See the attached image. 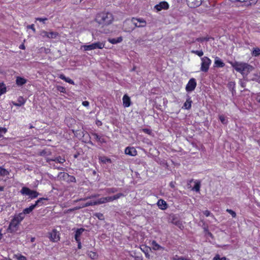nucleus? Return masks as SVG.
<instances>
[{"instance_id": "obj_1", "label": "nucleus", "mask_w": 260, "mask_h": 260, "mask_svg": "<svg viewBox=\"0 0 260 260\" xmlns=\"http://www.w3.org/2000/svg\"><path fill=\"white\" fill-rule=\"evenodd\" d=\"M146 25V21L143 18L133 17L131 22L125 20L123 23V30L126 32L133 31L135 27H143Z\"/></svg>"}, {"instance_id": "obj_2", "label": "nucleus", "mask_w": 260, "mask_h": 260, "mask_svg": "<svg viewBox=\"0 0 260 260\" xmlns=\"http://www.w3.org/2000/svg\"><path fill=\"white\" fill-rule=\"evenodd\" d=\"M114 20L112 13L108 12H102L98 13L95 18V21L102 26L108 25L111 24Z\"/></svg>"}, {"instance_id": "obj_3", "label": "nucleus", "mask_w": 260, "mask_h": 260, "mask_svg": "<svg viewBox=\"0 0 260 260\" xmlns=\"http://www.w3.org/2000/svg\"><path fill=\"white\" fill-rule=\"evenodd\" d=\"M232 66L236 71L240 73L244 78L254 69L252 66L245 62L236 61L232 63Z\"/></svg>"}, {"instance_id": "obj_4", "label": "nucleus", "mask_w": 260, "mask_h": 260, "mask_svg": "<svg viewBox=\"0 0 260 260\" xmlns=\"http://www.w3.org/2000/svg\"><path fill=\"white\" fill-rule=\"evenodd\" d=\"M20 193L23 195L29 196V198L33 199L37 198L39 193L36 190H31L27 187H23L20 190Z\"/></svg>"}, {"instance_id": "obj_5", "label": "nucleus", "mask_w": 260, "mask_h": 260, "mask_svg": "<svg viewBox=\"0 0 260 260\" xmlns=\"http://www.w3.org/2000/svg\"><path fill=\"white\" fill-rule=\"evenodd\" d=\"M105 46V44L103 43L98 42L92 43L90 45L83 46L84 50L85 51L94 50L95 49H103Z\"/></svg>"}, {"instance_id": "obj_6", "label": "nucleus", "mask_w": 260, "mask_h": 260, "mask_svg": "<svg viewBox=\"0 0 260 260\" xmlns=\"http://www.w3.org/2000/svg\"><path fill=\"white\" fill-rule=\"evenodd\" d=\"M201 60V71L204 72H207L211 63V60L206 56L202 57Z\"/></svg>"}, {"instance_id": "obj_7", "label": "nucleus", "mask_w": 260, "mask_h": 260, "mask_svg": "<svg viewBox=\"0 0 260 260\" xmlns=\"http://www.w3.org/2000/svg\"><path fill=\"white\" fill-rule=\"evenodd\" d=\"M19 224H20L12 219L11 220L9 226L7 229L8 232L10 233H14L16 232L18 230Z\"/></svg>"}, {"instance_id": "obj_8", "label": "nucleus", "mask_w": 260, "mask_h": 260, "mask_svg": "<svg viewBox=\"0 0 260 260\" xmlns=\"http://www.w3.org/2000/svg\"><path fill=\"white\" fill-rule=\"evenodd\" d=\"M49 238L50 241L56 242L59 240V232L55 229H53L51 232L48 233Z\"/></svg>"}, {"instance_id": "obj_9", "label": "nucleus", "mask_w": 260, "mask_h": 260, "mask_svg": "<svg viewBox=\"0 0 260 260\" xmlns=\"http://www.w3.org/2000/svg\"><path fill=\"white\" fill-rule=\"evenodd\" d=\"M196 86V80L194 78H192L189 80L186 85L185 89L187 92H191L194 90Z\"/></svg>"}, {"instance_id": "obj_10", "label": "nucleus", "mask_w": 260, "mask_h": 260, "mask_svg": "<svg viewBox=\"0 0 260 260\" xmlns=\"http://www.w3.org/2000/svg\"><path fill=\"white\" fill-rule=\"evenodd\" d=\"M169 220L171 223L176 225L178 228L181 229L182 227H183L182 222L176 216L174 215L171 216Z\"/></svg>"}, {"instance_id": "obj_11", "label": "nucleus", "mask_w": 260, "mask_h": 260, "mask_svg": "<svg viewBox=\"0 0 260 260\" xmlns=\"http://www.w3.org/2000/svg\"><path fill=\"white\" fill-rule=\"evenodd\" d=\"M203 0H186L187 5L190 8H196L200 6Z\"/></svg>"}, {"instance_id": "obj_12", "label": "nucleus", "mask_w": 260, "mask_h": 260, "mask_svg": "<svg viewBox=\"0 0 260 260\" xmlns=\"http://www.w3.org/2000/svg\"><path fill=\"white\" fill-rule=\"evenodd\" d=\"M155 8L157 11H160L162 9L167 10L169 8V4L166 2H161L159 4L155 5Z\"/></svg>"}, {"instance_id": "obj_13", "label": "nucleus", "mask_w": 260, "mask_h": 260, "mask_svg": "<svg viewBox=\"0 0 260 260\" xmlns=\"http://www.w3.org/2000/svg\"><path fill=\"white\" fill-rule=\"evenodd\" d=\"M192 182H194V186L192 188V190H194L196 192H199L200 190V187H201V181L199 180H196L194 181L193 179H192L188 181V185H189Z\"/></svg>"}, {"instance_id": "obj_14", "label": "nucleus", "mask_w": 260, "mask_h": 260, "mask_svg": "<svg viewBox=\"0 0 260 260\" xmlns=\"http://www.w3.org/2000/svg\"><path fill=\"white\" fill-rule=\"evenodd\" d=\"M123 105L124 107H128L131 104L132 102L130 98L127 95L124 94L122 98Z\"/></svg>"}, {"instance_id": "obj_15", "label": "nucleus", "mask_w": 260, "mask_h": 260, "mask_svg": "<svg viewBox=\"0 0 260 260\" xmlns=\"http://www.w3.org/2000/svg\"><path fill=\"white\" fill-rule=\"evenodd\" d=\"M125 153L131 156H135L137 155V152L134 147H127L125 149Z\"/></svg>"}, {"instance_id": "obj_16", "label": "nucleus", "mask_w": 260, "mask_h": 260, "mask_svg": "<svg viewBox=\"0 0 260 260\" xmlns=\"http://www.w3.org/2000/svg\"><path fill=\"white\" fill-rule=\"evenodd\" d=\"M85 231V229L84 228L77 229L76 230L75 234V239L76 241H79V240H81L80 237L82 234L83 233V232H84Z\"/></svg>"}, {"instance_id": "obj_17", "label": "nucleus", "mask_w": 260, "mask_h": 260, "mask_svg": "<svg viewBox=\"0 0 260 260\" xmlns=\"http://www.w3.org/2000/svg\"><path fill=\"white\" fill-rule=\"evenodd\" d=\"M25 215L23 214V213H20L18 214L15 215L13 219L16 221L17 223L19 224L20 223V222L23 220V219L24 218Z\"/></svg>"}, {"instance_id": "obj_18", "label": "nucleus", "mask_w": 260, "mask_h": 260, "mask_svg": "<svg viewBox=\"0 0 260 260\" xmlns=\"http://www.w3.org/2000/svg\"><path fill=\"white\" fill-rule=\"evenodd\" d=\"M157 204L158 207L161 210L166 209L168 207L167 203L162 199L158 200Z\"/></svg>"}, {"instance_id": "obj_19", "label": "nucleus", "mask_w": 260, "mask_h": 260, "mask_svg": "<svg viewBox=\"0 0 260 260\" xmlns=\"http://www.w3.org/2000/svg\"><path fill=\"white\" fill-rule=\"evenodd\" d=\"M37 207V204H32L28 208H25L23 212H22L25 215V214H27L30 213L32 210Z\"/></svg>"}, {"instance_id": "obj_20", "label": "nucleus", "mask_w": 260, "mask_h": 260, "mask_svg": "<svg viewBox=\"0 0 260 260\" xmlns=\"http://www.w3.org/2000/svg\"><path fill=\"white\" fill-rule=\"evenodd\" d=\"M59 78L63 80H64V81H66V82H68L70 84H73V85H74L75 84V83L74 82V81L73 80H72L71 79H70V78L69 77H66L63 74H59Z\"/></svg>"}, {"instance_id": "obj_21", "label": "nucleus", "mask_w": 260, "mask_h": 260, "mask_svg": "<svg viewBox=\"0 0 260 260\" xmlns=\"http://www.w3.org/2000/svg\"><path fill=\"white\" fill-rule=\"evenodd\" d=\"M26 79L24 78L18 77L16 78V83L18 86H22L26 83Z\"/></svg>"}, {"instance_id": "obj_22", "label": "nucleus", "mask_w": 260, "mask_h": 260, "mask_svg": "<svg viewBox=\"0 0 260 260\" xmlns=\"http://www.w3.org/2000/svg\"><path fill=\"white\" fill-rule=\"evenodd\" d=\"M192 101L190 96H188L186 102L183 105V107L185 109H189L191 106Z\"/></svg>"}, {"instance_id": "obj_23", "label": "nucleus", "mask_w": 260, "mask_h": 260, "mask_svg": "<svg viewBox=\"0 0 260 260\" xmlns=\"http://www.w3.org/2000/svg\"><path fill=\"white\" fill-rule=\"evenodd\" d=\"M92 135L94 137V138L96 139V141L100 142L101 143H106V141L104 138H102L99 135H98L96 133H92Z\"/></svg>"}, {"instance_id": "obj_24", "label": "nucleus", "mask_w": 260, "mask_h": 260, "mask_svg": "<svg viewBox=\"0 0 260 260\" xmlns=\"http://www.w3.org/2000/svg\"><path fill=\"white\" fill-rule=\"evenodd\" d=\"M123 39L121 37H119L117 38L109 39L108 41L110 43L113 44H116L122 42Z\"/></svg>"}, {"instance_id": "obj_25", "label": "nucleus", "mask_w": 260, "mask_h": 260, "mask_svg": "<svg viewBox=\"0 0 260 260\" xmlns=\"http://www.w3.org/2000/svg\"><path fill=\"white\" fill-rule=\"evenodd\" d=\"M215 65L217 67H223L224 66V62L218 57H216L215 60Z\"/></svg>"}, {"instance_id": "obj_26", "label": "nucleus", "mask_w": 260, "mask_h": 260, "mask_svg": "<svg viewBox=\"0 0 260 260\" xmlns=\"http://www.w3.org/2000/svg\"><path fill=\"white\" fill-rule=\"evenodd\" d=\"M50 160L56 161V162H57L58 163H60V164H63L66 161L64 158H62L60 156L55 158L54 159H47V161L48 162Z\"/></svg>"}, {"instance_id": "obj_27", "label": "nucleus", "mask_w": 260, "mask_h": 260, "mask_svg": "<svg viewBox=\"0 0 260 260\" xmlns=\"http://www.w3.org/2000/svg\"><path fill=\"white\" fill-rule=\"evenodd\" d=\"M99 160L104 164L112 163L111 159L106 156H100L99 157Z\"/></svg>"}, {"instance_id": "obj_28", "label": "nucleus", "mask_w": 260, "mask_h": 260, "mask_svg": "<svg viewBox=\"0 0 260 260\" xmlns=\"http://www.w3.org/2000/svg\"><path fill=\"white\" fill-rule=\"evenodd\" d=\"M48 200V198H41L39 199L37 201H36L35 204H37V206H42L43 204V201Z\"/></svg>"}, {"instance_id": "obj_29", "label": "nucleus", "mask_w": 260, "mask_h": 260, "mask_svg": "<svg viewBox=\"0 0 260 260\" xmlns=\"http://www.w3.org/2000/svg\"><path fill=\"white\" fill-rule=\"evenodd\" d=\"M219 119L221 122L223 124H226L228 122L227 118L223 115H219Z\"/></svg>"}, {"instance_id": "obj_30", "label": "nucleus", "mask_w": 260, "mask_h": 260, "mask_svg": "<svg viewBox=\"0 0 260 260\" xmlns=\"http://www.w3.org/2000/svg\"><path fill=\"white\" fill-rule=\"evenodd\" d=\"M172 260H192L189 258L184 257L183 256H179L177 255H175L172 258Z\"/></svg>"}, {"instance_id": "obj_31", "label": "nucleus", "mask_w": 260, "mask_h": 260, "mask_svg": "<svg viewBox=\"0 0 260 260\" xmlns=\"http://www.w3.org/2000/svg\"><path fill=\"white\" fill-rule=\"evenodd\" d=\"M252 55L253 56H259L260 55V49L257 47L254 48L252 53Z\"/></svg>"}, {"instance_id": "obj_32", "label": "nucleus", "mask_w": 260, "mask_h": 260, "mask_svg": "<svg viewBox=\"0 0 260 260\" xmlns=\"http://www.w3.org/2000/svg\"><path fill=\"white\" fill-rule=\"evenodd\" d=\"M58 36V33L55 31L49 32L48 38L55 39Z\"/></svg>"}, {"instance_id": "obj_33", "label": "nucleus", "mask_w": 260, "mask_h": 260, "mask_svg": "<svg viewBox=\"0 0 260 260\" xmlns=\"http://www.w3.org/2000/svg\"><path fill=\"white\" fill-rule=\"evenodd\" d=\"M6 92V87L3 83H0V95Z\"/></svg>"}, {"instance_id": "obj_34", "label": "nucleus", "mask_w": 260, "mask_h": 260, "mask_svg": "<svg viewBox=\"0 0 260 260\" xmlns=\"http://www.w3.org/2000/svg\"><path fill=\"white\" fill-rule=\"evenodd\" d=\"M88 255L89 257H90L92 259H96L98 256V255L97 254V253L96 252H93V251L88 252Z\"/></svg>"}, {"instance_id": "obj_35", "label": "nucleus", "mask_w": 260, "mask_h": 260, "mask_svg": "<svg viewBox=\"0 0 260 260\" xmlns=\"http://www.w3.org/2000/svg\"><path fill=\"white\" fill-rule=\"evenodd\" d=\"M235 84L234 82H231L228 84V87L230 89H232V94H234V93L235 92V90L234 89Z\"/></svg>"}, {"instance_id": "obj_36", "label": "nucleus", "mask_w": 260, "mask_h": 260, "mask_svg": "<svg viewBox=\"0 0 260 260\" xmlns=\"http://www.w3.org/2000/svg\"><path fill=\"white\" fill-rule=\"evenodd\" d=\"M104 203H105V197L101 198L100 199H99L96 201H95L94 204H95V205H100V204H104Z\"/></svg>"}, {"instance_id": "obj_37", "label": "nucleus", "mask_w": 260, "mask_h": 260, "mask_svg": "<svg viewBox=\"0 0 260 260\" xmlns=\"http://www.w3.org/2000/svg\"><path fill=\"white\" fill-rule=\"evenodd\" d=\"M191 52L192 53H194L200 57L203 56L204 54L203 51L202 50H192L191 51Z\"/></svg>"}, {"instance_id": "obj_38", "label": "nucleus", "mask_w": 260, "mask_h": 260, "mask_svg": "<svg viewBox=\"0 0 260 260\" xmlns=\"http://www.w3.org/2000/svg\"><path fill=\"white\" fill-rule=\"evenodd\" d=\"M211 38L209 37H201L198 38L196 39V41L198 42H203V41H209Z\"/></svg>"}, {"instance_id": "obj_39", "label": "nucleus", "mask_w": 260, "mask_h": 260, "mask_svg": "<svg viewBox=\"0 0 260 260\" xmlns=\"http://www.w3.org/2000/svg\"><path fill=\"white\" fill-rule=\"evenodd\" d=\"M118 191V189L116 188L112 187V188H109L107 189V192L108 193H113Z\"/></svg>"}, {"instance_id": "obj_40", "label": "nucleus", "mask_w": 260, "mask_h": 260, "mask_svg": "<svg viewBox=\"0 0 260 260\" xmlns=\"http://www.w3.org/2000/svg\"><path fill=\"white\" fill-rule=\"evenodd\" d=\"M94 215L100 220H103L104 219V215L101 213H95Z\"/></svg>"}, {"instance_id": "obj_41", "label": "nucleus", "mask_w": 260, "mask_h": 260, "mask_svg": "<svg viewBox=\"0 0 260 260\" xmlns=\"http://www.w3.org/2000/svg\"><path fill=\"white\" fill-rule=\"evenodd\" d=\"M50 154V152L47 151L46 150H43L39 152V155L42 156H45Z\"/></svg>"}, {"instance_id": "obj_42", "label": "nucleus", "mask_w": 260, "mask_h": 260, "mask_svg": "<svg viewBox=\"0 0 260 260\" xmlns=\"http://www.w3.org/2000/svg\"><path fill=\"white\" fill-rule=\"evenodd\" d=\"M94 201H90L87 202L85 204H84V205H82V208L88 207L90 206L95 205V204H94Z\"/></svg>"}, {"instance_id": "obj_43", "label": "nucleus", "mask_w": 260, "mask_h": 260, "mask_svg": "<svg viewBox=\"0 0 260 260\" xmlns=\"http://www.w3.org/2000/svg\"><path fill=\"white\" fill-rule=\"evenodd\" d=\"M19 103L18 104H15L14 105L16 106H21V105H23L25 103V101L23 100V99L22 97H20L19 98L18 100Z\"/></svg>"}, {"instance_id": "obj_44", "label": "nucleus", "mask_w": 260, "mask_h": 260, "mask_svg": "<svg viewBox=\"0 0 260 260\" xmlns=\"http://www.w3.org/2000/svg\"><path fill=\"white\" fill-rule=\"evenodd\" d=\"M7 129L5 127H0V138L3 137V135L6 133Z\"/></svg>"}, {"instance_id": "obj_45", "label": "nucleus", "mask_w": 260, "mask_h": 260, "mask_svg": "<svg viewBox=\"0 0 260 260\" xmlns=\"http://www.w3.org/2000/svg\"><path fill=\"white\" fill-rule=\"evenodd\" d=\"M48 34H49V32H47L45 30H42L41 32H40V35L43 37V38H45V37H47L48 38Z\"/></svg>"}, {"instance_id": "obj_46", "label": "nucleus", "mask_w": 260, "mask_h": 260, "mask_svg": "<svg viewBox=\"0 0 260 260\" xmlns=\"http://www.w3.org/2000/svg\"><path fill=\"white\" fill-rule=\"evenodd\" d=\"M67 175H68V176L69 177L68 181L71 182H76V180L74 176H70V175H68V174H67Z\"/></svg>"}, {"instance_id": "obj_47", "label": "nucleus", "mask_w": 260, "mask_h": 260, "mask_svg": "<svg viewBox=\"0 0 260 260\" xmlns=\"http://www.w3.org/2000/svg\"><path fill=\"white\" fill-rule=\"evenodd\" d=\"M124 194L122 193H119L113 196L114 200H117L121 197H124Z\"/></svg>"}, {"instance_id": "obj_48", "label": "nucleus", "mask_w": 260, "mask_h": 260, "mask_svg": "<svg viewBox=\"0 0 260 260\" xmlns=\"http://www.w3.org/2000/svg\"><path fill=\"white\" fill-rule=\"evenodd\" d=\"M226 212L230 213L233 217H236V213L235 211L231 209H226Z\"/></svg>"}, {"instance_id": "obj_49", "label": "nucleus", "mask_w": 260, "mask_h": 260, "mask_svg": "<svg viewBox=\"0 0 260 260\" xmlns=\"http://www.w3.org/2000/svg\"><path fill=\"white\" fill-rule=\"evenodd\" d=\"M48 20V18L46 17L45 18H40V17H37L36 18V20L39 21L40 22H42L44 24L45 23V21Z\"/></svg>"}, {"instance_id": "obj_50", "label": "nucleus", "mask_w": 260, "mask_h": 260, "mask_svg": "<svg viewBox=\"0 0 260 260\" xmlns=\"http://www.w3.org/2000/svg\"><path fill=\"white\" fill-rule=\"evenodd\" d=\"M213 260H226L225 257H220L218 254H217L213 258Z\"/></svg>"}, {"instance_id": "obj_51", "label": "nucleus", "mask_w": 260, "mask_h": 260, "mask_svg": "<svg viewBox=\"0 0 260 260\" xmlns=\"http://www.w3.org/2000/svg\"><path fill=\"white\" fill-rule=\"evenodd\" d=\"M57 89L60 92H62V93H66V88L64 87H63V86H58L57 87Z\"/></svg>"}, {"instance_id": "obj_52", "label": "nucleus", "mask_w": 260, "mask_h": 260, "mask_svg": "<svg viewBox=\"0 0 260 260\" xmlns=\"http://www.w3.org/2000/svg\"><path fill=\"white\" fill-rule=\"evenodd\" d=\"M105 203H107V202H112V201H114V199L113 198V196L112 197H105Z\"/></svg>"}, {"instance_id": "obj_53", "label": "nucleus", "mask_w": 260, "mask_h": 260, "mask_svg": "<svg viewBox=\"0 0 260 260\" xmlns=\"http://www.w3.org/2000/svg\"><path fill=\"white\" fill-rule=\"evenodd\" d=\"M143 132H144L146 134H147L148 135H151V133H152V131L151 129H148V128H143L142 129Z\"/></svg>"}, {"instance_id": "obj_54", "label": "nucleus", "mask_w": 260, "mask_h": 260, "mask_svg": "<svg viewBox=\"0 0 260 260\" xmlns=\"http://www.w3.org/2000/svg\"><path fill=\"white\" fill-rule=\"evenodd\" d=\"M153 245L155 247V249H159L161 247L155 242L153 241L152 242Z\"/></svg>"}, {"instance_id": "obj_55", "label": "nucleus", "mask_w": 260, "mask_h": 260, "mask_svg": "<svg viewBox=\"0 0 260 260\" xmlns=\"http://www.w3.org/2000/svg\"><path fill=\"white\" fill-rule=\"evenodd\" d=\"M18 260H27L26 257L23 255L20 254L17 256Z\"/></svg>"}, {"instance_id": "obj_56", "label": "nucleus", "mask_w": 260, "mask_h": 260, "mask_svg": "<svg viewBox=\"0 0 260 260\" xmlns=\"http://www.w3.org/2000/svg\"><path fill=\"white\" fill-rule=\"evenodd\" d=\"M27 28L28 29H31L32 30V31L35 32H36V29L35 28L34 24H31L27 26Z\"/></svg>"}, {"instance_id": "obj_57", "label": "nucleus", "mask_w": 260, "mask_h": 260, "mask_svg": "<svg viewBox=\"0 0 260 260\" xmlns=\"http://www.w3.org/2000/svg\"><path fill=\"white\" fill-rule=\"evenodd\" d=\"M82 105L85 107H88L89 105V103L88 101H83L82 102Z\"/></svg>"}, {"instance_id": "obj_58", "label": "nucleus", "mask_w": 260, "mask_h": 260, "mask_svg": "<svg viewBox=\"0 0 260 260\" xmlns=\"http://www.w3.org/2000/svg\"><path fill=\"white\" fill-rule=\"evenodd\" d=\"M204 214L206 216L208 217V216H209L210 215V212L209 211H208V210H205V211L204 212Z\"/></svg>"}, {"instance_id": "obj_59", "label": "nucleus", "mask_w": 260, "mask_h": 260, "mask_svg": "<svg viewBox=\"0 0 260 260\" xmlns=\"http://www.w3.org/2000/svg\"><path fill=\"white\" fill-rule=\"evenodd\" d=\"M255 99L257 102L260 103V93L257 94Z\"/></svg>"}, {"instance_id": "obj_60", "label": "nucleus", "mask_w": 260, "mask_h": 260, "mask_svg": "<svg viewBox=\"0 0 260 260\" xmlns=\"http://www.w3.org/2000/svg\"><path fill=\"white\" fill-rule=\"evenodd\" d=\"M76 242L78 243V248L81 249L82 248L81 240H79V241H76Z\"/></svg>"}, {"instance_id": "obj_61", "label": "nucleus", "mask_w": 260, "mask_h": 260, "mask_svg": "<svg viewBox=\"0 0 260 260\" xmlns=\"http://www.w3.org/2000/svg\"><path fill=\"white\" fill-rule=\"evenodd\" d=\"M257 0H249L250 4H255L257 2Z\"/></svg>"}, {"instance_id": "obj_62", "label": "nucleus", "mask_w": 260, "mask_h": 260, "mask_svg": "<svg viewBox=\"0 0 260 260\" xmlns=\"http://www.w3.org/2000/svg\"><path fill=\"white\" fill-rule=\"evenodd\" d=\"M96 124L98 126H101V125H102V122H101V121H100V120H97V121H96Z\"/></svg>"}, {"instance_id": "obj_63", "label": "nucleus", "mask_w": 260, "mask_h": 260, "mask_svg": "<svg viewBox=\"0 0 260 260\" xmlns=\"http://www.w3.org/2000/svg\"><path fill=\"white\" fill-rule=\"evenodd\" d=\"M136 260H143V258L141 256H137L135 257Z\"/></svg>"}, {"instance_id": "obj_64", "label": "nucleus", "mask_w": 260, "mask_h": 260, "mask_svg": "<svg viewBox=\"0 0 260 260\" xmlns=\"http://www.w3.org/2000/svg\"><path fill=\"white\" fill-rule=\"evenodd\" d=\"M19 48L21 49H25V46L24 44H21L19 46Z\"/></svg>"}]
</instances>
